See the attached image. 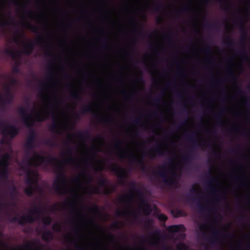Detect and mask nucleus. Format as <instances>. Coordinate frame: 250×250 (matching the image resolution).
Here are the masks:
<instances>
[{
	"label": "nucleus",
	"mask_w": 250,
	"mask_h": 250,
	"mask_svg": "<svg viewBox=\"0 0 250 250\" xmlns=\"http://www.w3.org/2000/svg\"><path fill=\"white\" fill-rule=\"evenodd\" d=\"M18 112L21 116L22 122L29 129L28 135L24 144L26 155L29 158L28 161L29 165L31 166L33 164L36 166H39L44 164L45 166H47L48 165L57 162L58 160L56 157L50 156L45 157L35 151H34V156L29 157L30 152L35 148V142L37 137L36 132L33 128L34 120L32 115L28 113V109L25 107H20Z\"/></svg>",
	"instance_id": "nucleus-1"
},
{
	"label": "nucleus",
	"mask_w": 250,
	"mask_h": 250,
	"mask_svg": "<svg viewBox=\"0 0 250 250\" xmlns=\"http://www.w3.org/2000/svg\"><path fill=\"white\" fill-rule=\"evenodd\" d=\"M55 172L57 175L53 183V188L58 194L63 195L66 193V188L63 186L67 185V177L63 166L62 164L55 165Z\"/></svg>",
	"instance_id": "nucleus-2"
},
{
	"label": "nucleus",
	"mask_w": 250,
	"mask_h": 250,
	"mask_svg": "<svg viewBox=\"0 0 250 250\" xmlns=\"http://www.w3.org/2000/svg\"><path fill=\"white\" fill-rule=\"evenodd\" d=\"M185 135L187 138L188 140L191 142L192 144L188 152L182 156V160L185 165H189L191 164L194 150H195V147L198 145V143L196 140V137L194 132L192 133H187L185 134Z\"/></svg>",
	"instance_id": "nucleus-3"
},
{
	"label": "nucleus",
	"mask_w": 250,
	"mask_h": 250,
	"mask_svg": "<svg viewBox=\"0 0 250 250\" xmlns=\"http://www.w3.org/2000/svg\"><path fill=\"white\" fill-rule=\"evenodd\" d=\"M129 185L131 190L136 192L137 195H138L141 202V206H143V209L144 211V213L147 215H149L151 212V206L149 204L146 202V200L144 197V192L142 190L137 188L135 182H131L129 183Z\"/></svg>",
	"instance_id": "nucleus-4"
},
{
	"label": "nucleus",
	"mask_w": 250,
	"mask_h": 250,
	"mask_svg": "<svg viewBox=\"0 0 250 250\" xmlns=\"http://www.w3.org/2000/svg\"><path fill=\"white\" fill-rule=\"evenodd\" d=\"M5 123L0 120V129L1 134L4 137H9L13 139L15 138L19 133V129L16 126L8 125L5 126Z\"/></svg>",
	"instance_id": "nucleus-5"
},
{
	"label": "nucleus",
	"mask_w": 250,
	"mask_h": 250,
	"mask_svg": "<svg viewBox=\"0 0 250 250\" xmlns=\"http://www.w3.org/2000/svg\"><path fill=\"white\" fill-rule=\"evenodd\" d=\"M109 169L112 172L115 173L118 178L119 179V184L121 185L125 184L124 180L127 178L128 174L126 170L120 167L116 164H111Z\"/></svg>",
	"instance_id": "nucleus-6"
},
{
	"label": "nucleus",
	"mask_w": 250,
	"mask_h": 250,
	"mask_svg": "<svg viewBox=\"0 0 250 250\" xmlns=\"http://www.w3.org/2000/svg\"><path fill=\"white\" fill-rule=\"evenodd\" d=\"M222 237L225 238H231L232 235L230 233L224 234L221 233L218 229H214L212 232L211 235L208 237V241L212 245H216L221 242L220 237Z\"/></svg>",
	"instance_id": "nucleus-7"
},
{
	"label": "nucleus",
	"mask_w": 250,
	"mask_h": 250,
	"mask_svg": "<svg viewBox=\"0 0 250 250\" xmlns=\"http://www.w3.org/2000/svg\"><path fill=\"white\" fill-rule=\"evenodd\" d=\"M44 42L43 39L40 35L35 42H31L24 46L23 53L27 55L31 54L34 49L35 43L40 46H42Z\"/></svg>",
	"instance_id": "nucleus-8"
},
{
	"label": "nucleus",
	"mask_w": 250,
	"mask_h": 250,
	"mask_svg": "<svg viewBox=\"0 0 250 250\" xmlns=\"http://www.w3.org/2000/svg\"><path fill=\"white\" fill-rule=\"evenodd\" d=\"M209 179L207 181V184L208 186V189L210 193L216 196V200L217 202L219 201L220 197H224V195L221 193L220 195H218V193H220V191L213 187L212 184L216 182V179L213 178L209 173L208 174Z\"/></svg>",
	"instance_id": "nucleus-9"
},
{
	"label": "nucleus",
	"mask_w": 250,
	"mask_h": 250,
	"mask_svg": "<svg viewBox=\"0 0 250 250\" xmlns=\"http://www.w3.org/2000/svg\"><path fill=\"white\" fill-rule=\"evenodd\" d=\"M35 217L31 215L27 214L26 215H22L20 218L17 216H14L10 221L12 223L18 222L21 225H23L26 223H33L35 222Z\"/></svg>",
	"instance_id": "nucleus-10"
},
{
	"label": "nucleus",
	"mask_w": 250,
	"mask_h": 250,
	"mask_svg": "<svg viewBox=\"0 0 250 250\" xmlns=\"http://www.w3.org/2000/svg\"><path fill=\"white\" fill-rule=\"evenodd\" d=\"M155 174L160 176L163 180V182L167 186H174L176 183L175 180L171 178L167 179V172L165 170L164 167H163L162 170L157 171Z\"/></svg>",
	"instance_id": "nucleus-11"
},
{
	"label": "nucleus",
	"mask_w": 250,
	"mask_h": 250,
	"mask_svg": "<svg viewBox=\"0 0 250 250\" xmlns=\"http://www.w3.org/2000/svg\"><path fill=\"white\" fill-rule=\"evenodd\" d=\"M34 176L36 177H38V172H35L34 174L30 169H28L27 170V177L25 180V183L28 186H33L34 184L37 183V179L36 178H34Z\"/></svg>",
	"instance_id": "nucleus-12"
},
{
	"label": "nucleus",
	"mask_w": 250,
	"mask_h": 250,
	"mask_svg": "<svg viewBox=\"0 0 250 250\" xmlns=\"http://www.w3.org/2000/svg\"><path fill=\"white\" fill-rule=\"evenodd\" d=\"M14 98V95L12 92H7L4 99L0 95V103L3 105L10 104L13 103Z\"/></svg>",
	"instance_id": "nucleus-13"
},
{
	"label": "nucleus",
	"mask_w": 250,
	"mask_h": 250,
	"mask_svg": "<svg viewBox=\"0 0 250 250\" xmlns=\"http://www.w3.org/2000/svg\"><path fill=\"white\" fill-rule=\"evenodd\" d=\"M130 161L134 163H137L140 165L141 166V170L142 172H146L148 171L147 168L144 163L143 158L140 160H138L136 156H135L134 154H132L131 157L130 158Z\"/></svg>",
	"instance_id": "nucleus-14"
},
{
	"label": "nucleus",
	"mask_w": 250,
	"mask_h": 250,
	"mask_svg": "<svg viewBox=\"0 0 250 250\" xmlns=\"http://www.w3.org/2000/svg\"><path fill=\"white\" fill-rule=\"evenodd\" d=\"M42 238L45 242H50L54 238V234L53 232L49 230L45 231L42 236Z\"/></svg>",
	"instance_id": "nucleus-15"
},
{
	"label": "nucleus",
	"mask_w": 250,
	"mask_h": 250,
	"mask_svg": "<svg viewBox=\"0 0 250 250\" xmlns=\"http://www.w3.org/2000/svg\"><path fill=\"white\" fill-rule=\"evenodd\" d=\"M122 145V141L119 139H115L114 142V147L116 149H119L118 157L119 158L123 159L125 158V155L122 152L121 146Z\"/></svg>",
	"instance_id": "nucleus-16"
},
{
	"label": "nucleus",
	"mask_w": 250,
	"mask_h": 250,
	"mask_svg": "<svg viewBox=\"0 0 250 250\" xmlns=\"http://www.w3.org/2000/svg\"><path fill=\"white\" fill-rule=\"evenodd\" d=\"M185 229L184 226L183 225H175L169 226L167 229L170 233L178 232L180 231L184 230Z\"/></svg>",
	"instance_id": "nucleus-17"
},
{
	"label": "nucleus",
	"mask_w": 250,
	"mask_h": 250,
	"mask_svg": "<svg viewBox=\"0 0 250 250\" xmlns=\"http://www.w3.org/2000/svg\"><path fill=\"white\" fill-rule=\"evenodd\" d=\"M133 195L132 194L124 195L120 197L119 200L120 202H125L129 205L131 204Z\"/></svg>",
	"instance_id": "nucleus-18"
},
{
	"label": "nucleus",
	"mask_w": 250,
	"mask_h": 250,
	"mask_svg": "<svg viewBox=\"0 0 250 250\" xmlns=\"http://www.w3.org/2000/svg\"><path fill=\"white\" fill-rule=\"evenodd\" d=\"M239 26H240V31L243 37H246L247 35V31L245 27V22L243 19L240 18L238 20V22Z\"/></svg>",
	"instance_id": "nucleus-19"
},
{
	"label": "nucleus",
	"mask_w": 250,
	"mask_h": 250,
	"mask_svg": "<svg viewBox=\"0 0 250 250\" xmlns=\"http://www.w3.org/2000/svg\"><path fill=\"white\" fill-rule=\"evenodd\" d=\"M12 250H33V248L30 243H26L24 245H21L17 247L11 248Z\"/></svg>",
	"instance_id": "nucleus-20"
},
{
	"label": "nucleus",
	"mask_w": 250,
	"mask_h": 250,
	"mask_svg": "<svg viewBox=\"0 0 250 250\" xmlns=\"http://www.w3.org/2000/svg\"><path fill=\"white\" fill-rule=\"evenodd\" d=\"M76 136L81 139H87L90 137V133L88 130L84 131H79L76 133Z\"/></svg>",
	"instance_id": "nucleus-21"
},
{
	"label": "nucleus",
	"mask_w": 250,
	"mask_h": 250,
	"mask_svg": "<svg viewBox=\"0 0 250 250\" xmlns=\"http://www.w3.org/2000/svg\"><path fill=\"white\" fill-rule=\"evenodd\" d=\"M66 153L69 155V157L64 161L65 164H72L75 162V159L72 155V149L71 147H69V148L67 150Z\"/></svg>",
	"instance_id": "nucleus-22"
},
{
	"label": "nucleus",
	"mask_w": 250,
	"mask_h": 250,
	"mask_svg": "<svg viewBox=\"0 0 250 250\" xmlns=\"http://www.w3.org/2000/svg\"><path fill=\"white\" fill-rule=\"evenodd\" d=\"M5 53L6 55L10 56L13 60L15 59L17 57L20 56L19 52L14 51L10 49H5Z\"/></svg>",
	"instance_id": "nucleus-23"
},
{
	"label": "nucleus",
	"mask_w": 250,
	"mask_h": 250,
	"mask_svg": "<svg viewBox=\"0 0 250 250\" xmlns=\"http://www.w3.org/2000/svg\"><path fill=\"white\" fill-rule=\"evenodd\" d=\"M8 178V171L7 167H3L0 170V178L7 180Z\"/></svg>",
	"instance_id": "nucleus-24"
},
{
	"label": "nucleus",
	"mask_w": 250,
	"mask_h": 250,
	"mask_svg": "<svg viewBox=\"0 0 250 250\" xmlns=\"http://www.w3.org/2000/svg\"><path fill=\"white\" fill-rule=\"evenodd\" d=\"M198 209L201 213H204L206 212H209L212 208L206 206H204L202 204L198 203L197 205Z\"/></svg>",
	"instance_id": "nucleus-25"
},
{
	"label": "nucleus",
	"mask_w": 250,
	"mask_h": 250,
	"mask_svg": "<svg viewBox=\"0 0 250 250\" xmlns=\"http://www.w3.org/2000/svg\"><path fill=\"white\" fill-rule=\"evenodd\" d=\"M95 117L100 122L104 124H108L112 121L111 118H104L103 117L100 116L99 115L95 114Z\"/></svg>",
	"instance_id": "nucleus-26"
},
{
	"label": "nucleus",
	"mask_w": 250,
	"mask_h": 250,
	"mask_svg": "<svg viewBox=\"0 0 250 250\" xmlns=\"http://www.w3.org/2000/svg\"><path fill=\"white\" fill-rule=\"evenodd\" d=\"M21 24L23 26H27L28 28L34 33H37L38 32V30L39 28H38V26H37L33 25L28 22V23L27 22H25V23L22 22Z\"/></svg>",
	"instance_id": "nucleus-27"
},
{
	"label": "nucleus",
	"mask_w": 250,
	"mask_h": 250,
	"mask_svg": "<svg viewBox=\"0 0 250 250\" xmlns=\"http://www.w3.org/2000/svg\"><path fill=\"white\" fill-rule=\"evenodd\" d=\"M11 24L15 25V21L13 19L6 20L4 21L0 19V26L5 27Z\"/></svg>",
	"instance_id": "nucleus-28"
},
{
	"label": "nucleus",
	"mask_w": 250,
	"mask_h": 250,
	"mask_svg": "<svg viewBox=\"0 0 250 250\" xmlns=\"http://www.w3.org/2000/svg\"><path fill=\"white\" fill-rule=\"evenodd\" d=\"M224 112V110L222 109L218 112L215 115V118L217 121V124L220 126H222L223 125V123L222 121V115Z\"/></svg>",
	"instance_id": "nucleus-29"
},
{
	"label": "nucleus",
	"mask_w": 250,
	"mask_h": 250,
	"mask_svg": "<svg viewBox=\"0 0 250 250\" xmlns=\"http://www.w3.org/2000/svg\"><path fill=\"white\" fill-rule=\"evenodd\" d=\"M35 188L34 186H28L24 190V192L28 196H32L34 193Z\"/></svg>",
	"instance_id": "nucleus-30"
},
{
	"label": "nucleus",
	"mask_w": 250,
	"mask_h": 250,
	"mask_svg": "<svg viewBox=\"0 0 250 250\" xmlns=\"http://www.w3.org/2000/svg\"><path fill=\"white\" fill-rule=\"evenodd\" d=\"M154 151L157 153V154L159 155H165V151L164 149L162 148L161 146L158 144L156 145V147L154 149Z\"/></svg>",
	"instance_id": "nucleus-31"
},
{
	"label": "nucleus",
	"mask_w": 250,
	"mask_h": 250,
	"mask_svg": "<svg viewBox=\"0 0 250 250\" xmlns=\"http://www.w3.org/2000/svg\"><path fill=\"white\" fill-rule=\"evenodd\" d=\"M36 121L39 122H42L47 119V116L44 113H38L35 114Z\"/></svg>",
	"instance_id": "nucleus-32"
},
{
	"label": "nucleus",
	"mask_w": 250,
	"mask_h": 250,
	"mask_svg": "<svg viewBox=\"0 0 250 250\" xmlns=\"http://www.w3.org/2000/svg\"><path fill=\"white\" fill-rule=\"evenodd\" d=\"M42 211L41 208L36 206H35L32 210H30V213L33 215H36L38 216H39L40 214L42 213Z\"/></svg>",
	"instance_id": "nucleus-33"
},
{
	"label": "nucleus",
	"mask_w": 250,
	"mask_h": 250,
	"mask_svg": "<svg viewBox=\"0 0 250 250\" xmlns=\"http://www.w3.org/2000/svg\"><path fill=\"white\" fill-rule=\"evenodd\" d=\"M98 184L101 187H106L108 184V181L105 178H99L98 179Z\"/></svg>",
	"instance_id": "nucleus-34"
},
{
	"label": "nucleus",
	"mask_w": 250,
	"mask_h": 250,
	"mask_svg": "<svg viewBox=\"0 0 250 250\" xmlns=\"http://www.w3.org/2000/svg\"><path fill=\"white\" fill-rule=\"evenodd\" d=\"M70 97L73 100L77 101H81L82 100V98L80 94L77 92H73L71 93Z\"/></svg>",
	"instance_id": "nucleus-35"
},
{
	"label": "nucleus",
	"mask_w": 250,
	"mask_h": 250,
	"mask_svg": "<svg viewBox=\"0 0 250 250\" xmlns=\"http://www.w3.org/2000/svg\"><path fill=\"white\" fill-rule=\"evenodd\" d=\"M81 112L82 113H92L93 109L91 105L89 104L87 106L83 107L81 110Z\"/></svg>",
	"instance_id": "nucleus-36"
},
{
	"label": "nucleus",
	"mask_w": 250,
	"mask_h": 250,
	"mask_svg": "<svg viewBox=\"0 0 250 250\" xmlns=\"http://www.w3.org/2000/svg\"><path fill=\"white\" fill-rule=\"evenodd\" d=\"M42 223L45 226H49L52 223V219L49 216L44 217L42 220Z\"/></svg>",
	"instance_id": "nucleus-37"
},
{
	"label": "nucleus",
	"mask_w": 250,
	"mask_h": 250,
	"mask_svg": "<svg viewBox=\"0 0 250 250\" xmlns=\"http://www.w3.org/2000/svg\"><path fill=\"white\" fill-rule=\"evenodd\" d=\"M53 63H49V65L47 66V70L48 71H49L50 73L47 76V78L49 80L52 79L53 78L54 73L52 72V68Z\"/></svg>",
	"instance_id": "nucleus-38"
},
{
	"label": "nucleus",
	"mask_w": 250,
	"mask_h": 250,
	"mask_svg": "<svg viewBox=\"0 0 250 250\" xmlns=\"http://www.w3.org/2000/svg\"><path fill=\"white\" fill-rule=\"evenodd\" d=\"M9 165V161L4 159H1L0 160V167L2 168L3 167H7L8 168V167Z\"/></svg>",
	"instance_id": "nucleus-39"
},
{
	"label": "nucleus",
	"mask_w": 250,
	"mask_h": 250,
	"mask_svg": "<svg viewBox=\"0 0 250 250\" xmlns=\"http://www.w3.org/2000/svg\"><path fill=\"white\" fill-rule=\"evenodd\" d=\"M177 249L178 250H188L187 246L183 243H179L177 245Z\"/></svg>",
	"instance_id": "nucleus-40"
},
{
	"label": "nucleus",
	"mask_w": 250,
	"mask_h": 250,
	"mask_svg": "<svg viewBox=\"0 0 250 250\" xmlns=\"http://www.w3.org/2000/svg\"><path fill=\"white\" fill-rule=\"evenodd\" d=\"M44 144L50 147H54L55 146V143L53 140L51 139H46L44 141Z\"/></svg>",
	"instance_id": "nucleus-41"
},
{
	"label": "nucleus",
	"mask_w": 250,
	"mask_h": 250,
	"mask_svg": "<svg viewBox=\"0 0 250 250\" xmlns=\"http://www.w3.org/2000/svg\"><path fill=\"white\" fill-rule=\"evenodd\" d=\"M59 127L58 124L54 122L53 124L50 126L49 130L52 132H55L58 130Z\"/></svg>",
	"instance_id": "nucleus-42"
},
{
	"label": "nucleus",
	"mask_w": 250,
	"mask_h": 250,
	"mask_svg": "<svg viewBox=\"0 0 250 250\" xmlns=\"http://www.w3.org/2000/svg\"><path fill=\"white\" fill-rule=\"evenodd\" d=\"M203 25L204 27L208 29L215 28L217 27V24L216 23L206 22L204 23Z\"/></svg>",
	"instance_id": "nucleus-43"
},
{
	"label": "nucleus",
	"mask_w": 250,
	"mask_h": 250,
	"mask_svg": "<svg viewBox=\"0 0 250 250\" xmlns=\"http://www.w3.org/2000/svg\"><path fill=\"white\" fill-rule=\"evenodd\" d=\"M46 54L49 57H52L54 56L53 53H52L50 51V46L49 44H47L46 45V48L45 49Z\"/></svg>",
	"instance_id": "nucleus-44"
},
{
	"label": "nucleus",
	"mask_w": 250,
	"mask_h": 250,
	"mask_svg": "<svg viewBox=\"0 0 250 250\" xmlns=\"http://www.w3.org/2000/svg\"><path fill=\"white\" fill-rule=\"evenodd\" d=\"M226 39L228 40L227 42H225V44L229 47H231L234 45L235 43L234 41L231 40L230 37L229 36H227Z\"/></svg>",
	"instance_id": "nucleus-45"
},
{
	"label": "nucleus",
	"mask_w": 250,
	"mask_h": 250,
	"mask_svg": "<svg viewBox=\"0 0 250 250\" xmlns=\"http://www.w3.org/2000/svg\"><path fill=\"white\" fill-rule=\"evenodd\" d=\"M89 210L91 212H94L96 214H97L99 212L100 210L98 206L96 205H94V206L92 208H89Z\"/></svg>",
	"instance_id": "nucleus-46"
},
{
	"label": "nucleus",
	"mask_w": 250,
	"mask_h": 250,
	"mask_svg": "<svg viewBox=\"0 0 250 250\" xmlns=\"http://www.w3.org/2000/svg\"><path fill=\"white\" fill-rule=\"evenodd\" d=\"M61 225L59 223H54L52 225V229L54 231L59 232L61 230Z\"/></svg>",
	"instance_id": "nucleus-47"
},
{
	"label": "nucleus",
	"mask_w": 250,
	"mask_h": 250,
	"mask_svg": "<svg viewBox=\"0 0 250 250\" xmlns=\"http://www.w3.org/2000/svg\"><path fill=\"white\" fill-rule=\"evenodd\" d=\"M163 6L161 3H158L157 5L154 6L153 10L155 12L161 11L163 9Z\"/></svg>",
	"instance_id": "nucleus-48"
},
{
	"label": "nucleus",
	"mask_w": 250,
	"mask_h": 250,
	"mask_svg": "<svg viewBox=\"0 0 250 250\" xmlns=\"http://www.w3.org/2000/svg\"><path fill=\"white\" fill-rule=\"evenodd\" d=\"M64 204H67L71 208H75V210L73 211V212H77V208L75 206V203L74 201H71V202L68 203L66 201L64 203Z\"/></svg>",
	"instance_id": "nucleus-49"
},
{
	"label": "nucleus",
	"mask_w": 250,
	"mask_h": 250,
	"mask_svg": "<svg viewBox=\"0 0 250 250\" xmlns=\"http://www.w3.org/2000/svg\"><path fill=\"white\" fill-rule=\"evenodd\" d=\"M158 219L160 221L165 223L167 220V217L164 214H160L158 215Z\"/></svg>",
	"instance_id": "nucleus-50"
},
{
	"label": "nucleus",
	"mask_w": 250,
	"mask_h": 250,
	"mask_svg": "<svg viewBox=\"0 0 250 250\" xmlns=\"http://www.w3.org/2000/svg\"><path fill=\"white\" fill-rule=\"evenodd\" d=\"M114 191V189H112L109 187L106 188L103 191V194L104 195H108L112 193Z\"/></svg>",
	"instance_id": "nucleus-51"
},
{
	"label": "nucleus",
	"mask_w": 250,
	"mask_h": 250,
	"mask_svg": "<svg viewBox=\"0 0 250 250\" xmlns=\"http://www.w3.org/2000/svg\"><path fill=\"white\" fill-rule=\"evenodd\" d=\"M204 144L205 143L204 142L203 143L201 144L199 146H205V147H206V148H209H209L212 149V150H213V154L214 155H216L217 154L216 151L213 149V146L211 145H210V144L208 145H204Z\"/></svg>",
	"instance_id": "nucleus-52"
},
{
	"label": "nucleus",
	"mask_w": 250,
	"mask_h": 250,
	"mask_svg": "<svg viewBox=\"0 0 250 250\" xmlns=\"http://www.w3.org/2000/svg\"><path fill=\"white\" fill-rule=\"evenodd\" d=\"M228 72L229 73V77L230 78H232V79L233 80H236V77L233 72V70L232 69H229L228 70Z\"/></svg>",
	"instance_id": "nucleus-53"
},
{
	"label": "nucleus",
	"mask_w": 250,
	"mask_h": 250,
	"mask_svg": "<svg viewBox=\"0 0 250 250\" xmlns=\"http://www.w3.org/2000/svg\"><path fill=\"white\" fill-rule=\"evenodd\" d=\"M128 213V212L127 210H124L123 211H118L117 212V214L118 216H127Z\"/></svg>",
	"instance_id": "nucleus-54"
},
{
	"label": "nucleus",
	"mask_w": 250,
	"mask_h": 250,
	"mask_svg": "<svg viewBox=\"0 0 250 250\" xmlns=\"http://www.w3.org/2000/svg\"><path fill=\"white\" fill-rule=\"evenodd\" d=\"M10 193L11 195L13 196L17 193V188L15 186H12L10 188Z\"/></svg>",
	"instance_id": "nucleus-55"
},
{
	"label": "nucleus",
	"mask_w": 250,
	"mask_h": 250,
	"mask_svg": "<svg viewBox=\"0 0 250 250\" xmlns=\"http://www.w3.org/2000/svg\"><path fill=\"white\" fill-rule=\"evenodd\" d=\"M2 159H4V160H6L7 161H8L10 160V155L9 153H5L3 156H2V157L1 158Z\"/></svg>",
	"instance_id": "nucleus-56"
},
{
	"label": "nucleus",
	"mask_w": 250,
	"mask_h": 250,
	"mask_svg": "<svg viewBox=\"0 0 250 250\" xmlns=\"http://www.w3.org/2000/svg\"><path fill=\"white\" fill-rule=\"evenodd\" d=\"M162 101V98L160 97H157L153 99V102L155 104H158Z\"/></svg>",
	"instance_id": "nucleus-57"
},
{
	"label": "nucleus",
	"mask_w": 250,
	"mask_h": 250,
	"mask_svg": "<svg viewBox=\"0 0 250 250\" xmlns=\"http://www.w3.org/2000/svg\"><path fill=\"white\" fill-rule=\"evenodd\" d=\"M153 233L155 236L159 237H161L162 235L161 233V231L159 229L156 230L155 231H153Z\"/></svg>",
	"instance_id": "nucleus-58"
},
{
	"label": "nucleus",
	"mask_w": 250,
	"mask_h": 250,
	"mask_svg": "<svg viewBox=\"0 0 250 250\" xmlns=\"http://www.w3.org/2000/svg\"><path fill=\"white\" fill-rule=\"evenodd\" d=\"M203 51L207 54H210L211 52L210 47L208 46L206 47L203 49Z\"/></svg>",
	"instance_id": "nucleus-59"
},
{
	"label": "nucleus",
	"mask_w": 250,
	"mask_h": 250,
	"mask_svg": "<svg viewBox=\"0 0 250 250\" xmlns=\"http://www.w3.org/2000/svg\"><path fill=\"white\" fill-rule=\"evenodd\" d=\"M198 189H199L198 186H197L196 187L193 186L190 189V191L192 192H194V193H197Z\"/></svg>",
	"instance_id": "nucleus-60"
},
{
	"label": "nucleus",
	"mask_w": 250,
	"mask_h": 250,
	"mask_svg": "<svg viewBox=\"0 0 250 250\" xmlns=\"http://www.w3.org/2000/svg\"><path fill=\"white\" fill-rule=\"evenodd\" d=\"M13 72L14 73H18L20 72V69L18 65L15 66L13 68Z\"/></svg>",
	"instance_id": "nucleus-61"
},
{
	"label": "nucleus",
	"mask_w": 250,
	"mask_h": 250,
	"mask_svg": "<svg viewBox=\"0 0 250 250\" xmlns=\"http://www.w3.org/2000/svg\"><path fill=\"white\" fill-rule=\"evenodd\" d=\"M10 83L12 85H14L17 83V80L15 78H12L11 79Z\"/></svg>",
	"instance_id": "nucleus-62"
},
{
	"label": "nucleus",
	"mask_w": 250,
	"mask_h": 250,
	"mask_svg": "<svg viewBox=\"0 0 250 250\" xmlns=\"http://www.w3.org/2000/svg\"><path fill=\"white\" fill-rule=\"evenodd\" d=\"M131 215L133 216V218L135 220H137V218H138V214L137 213V212L136 211H132L131 212Z\"/></svg>",
	"instance_id": "nucleus-63"
},
{
	"label": "nucleus",
	"mask_w": 250,
	"mask_h": 250,
	"mask_svg": "<svg viewBox=\"0 0 250 250\" xmlns=\"http://www.w3.org/2000/svg\"><path fill=\"white\" fill-rule=\"evenodd\" d=\"M163 250H174V249L171 247H168L167 245H164Z\"/></svg>",
	"instance_id": "nucleus-64"
}]
</instances>
